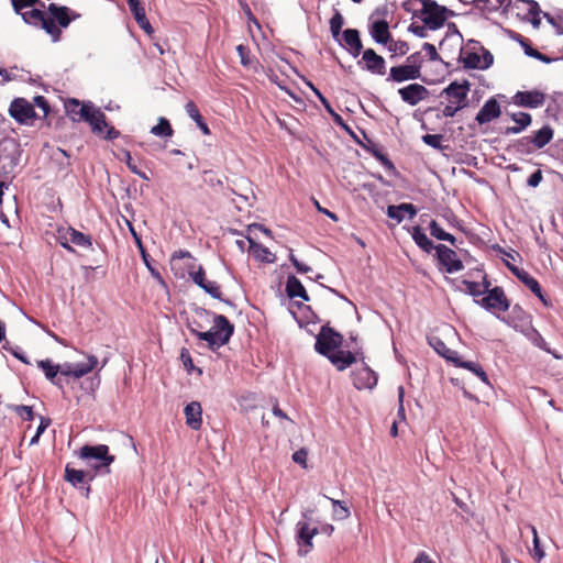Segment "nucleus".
<instances>
[{"instance_id":"nucleus-1","label":"nucleus","mask_w":563,"mask_h":563,"mask_svg":"<svg viewBox=\"0 0 563 563\" xmlns=\"http://www.w3.org/2000/svg\"><path fill=\"white\" fill-rule=\"evenodd\" d=\"M342 343L343 335L329 327V324L321 327L314 343V350L320 355L327 357L340 372L356 363L358 355L363 356L362 351L351 352L341 350Z\"/></svg>"},{"instance_id":"nucleus-2","label":"nucleus","mask_w":563,"mask_h":563,"mask_svg":"<svg viewBox=\"0 0 563 563\" xmlns=\"http://www.w3.org/2000/svg\"><path fill=\"white\" fill-rule=\"evenodd\" d=\"M43 8H34L29 11V18L35 23L34 26H40L48 35H51L53 42L60 41L62 30L66 29L71 21L78 19L80 15L71 11L66 5H59L56 3H49L47 5V13L42 10Z\"/></svg>"},{"instance_id":"nucleus-3","label":"nucleus","mask_w":563,"mask_h":563,"mask_svg":"<svg viewBox=\"0 0 563 563\" xmlns=\"http://www.w3.org/2000/svg\"><path fill=\"white\" fill-rule=\"evenodd\" d=\"M402 9L406 12H411L413 16L421 18L431 31L439 30L445 24L444 5L439 4L435 0H406L402 3Z\"/></svg>"},{"instance_id":"nucleus-4","label":"nucleus","mask_w":563,"mask_h":563,"mask_svg":"<svg viewBox=\"0 0 563 563\" xmlns=\"http://www.w3.org/2000/svg\"><path fill=\"white\" fill-rule=\"evenodd\" d=\"M78 456L91 467L96 475L109 474L110 465L115 460L114 455L109 453V446L106 444H85L79 449Z\"/></svg>"},{"instance_id":"nucleus-5","label":"nucleus","mask_w":563,"mask_h":563,"mask_svg":"<svg viewBox=\"0 0 563 563\" xmlns=\"http://www.w3.org/2000/svg\"><path fill=\"white\" fill-rule=\"evenodd\" d=\"M21 155L22 148L18 140L7 136L0 141L1 175L3 179L11 181L14 178Z\"/></svg>"},{"instance_id":"nucleus-6","label":"nucleus","mask_w":563,"mask_h":563,"mask_svg":"<svg viewBox=\"0 0 563 563\" xmlns=\"http://www.w3.org/2000/svg\"><path fill=\"white\" fill-rule=\"evenodd\" d=\"M313 514V509H305L301 512L302 520L296 523V542L300 556L307 555L313 549L312 539L319 533L318 527H310Z\"/></svg>"},{"instance_id":"nucleus-7","label":"nucleus","mask_w":563,"mask_h":563,"mask_svg":"<svg viewBox=\"0 0 563 563\" xmlns=\"http://www.w3.org/2000/svg\"><path fill=\"white\" fill-rule=\"evenodd\" d=\"M484 295L485 296L481 299H475V303L492 312L497 318H499V314L496 313L497 311L506 312L509 310L510 301L508 300L503 287L495 286Z\"/></svg>"},{"instance_id":"nucleus-8","label":"nucleus","mask_w":563,"mask_h":563,"mask_svg":"<svg viewBox=\"0 0 563 563\" xmlns=\"http://www.w3.org/2000/svg\"><path fill=\"white\" fill-rule=\"evenodd\" d=\"M357 361L362 362V366L351 373L353 386L358 390L373 389L378 382L377 373L362 360V355H358Z\"/></svg>"},{"instance_id":"nucleus-9","label":"nucleus","mask_w":563,"mask_h":563,"mask_svg":"<svg viewBox=\"0 0 563 563\" xmlns=\"http://www.w3.org/2000/svg\"><path fill=\"white\" fill-rule=\"evenodd\" d=\"M188 273L192 282L201 289H203L212 298L218 299L229 306H234V303L230 299H225L222 297L219 284H217L216 282L207 280L205 268L201 265L198 266L197 271H189Z\"/></svg>"},{"instance_id":"nucleus-10","label":"nucleus","mask_w":563,"mask_h":563,"mask_svg":"<svg viewBox=\"0 0 563 563\" xmlns=\"http://www.w3.org/2000/svg\"><path fill=\"white\" fill-rule=\"evenodd\" d=\"M9 114L19 124H30L36 118L34 104L25 98H14L9 107Z\"/></svg>"},{"instance_id":"nucleus-11","label":"nucleus","mask_w":563,"mask_h":563,"mask_svg":"<svg viewBox=\"0 0 563 563\" xmlns=\"http://www.w3.org/2000/svg\"><path fill=\"white\" fill-rule=\"evenodd\" d=\"M435 255L439 263L444 266L446 273L452 274L464 268L463 262L457 257L455 251L444 244L435 246Z\"/></svg>"},{"instance_id":"nucleus-12","label":"nucleus","mask_w":563,"mask_h":563,"mask_svg":"<svg viewBox=\"0 0 563 563\" xmlns=\"http://www.w3.org/2000/svg\"><path fill=\"white\" fill-rule=\"evenodd\" d=\"M547 100V95L541 90H525L517 91L512 97L514 104L528 108V109H537L544 104Z\"/></svg>"},{"instance_id":"nucleus-13","label":"nucleus","mask_w":563,"mask_h":563,"mask_svg":"<svg viewBox=\"0 0 563 563\" xmlns=\"http://www.w3.org/2000/svg\"><path fill=\"white\" fill-rule=\"evenodd\" d=\"M471 84L468 80L463 82L452 81L446 88L443 89L441 95H445L449 102L454 106H462L463 109L468 106L467 95Z\"/></svg>"},{"instance_id":"nucleus-14","label":"nucleus","mask_w":563,"mask_h":563,"mask_svg":"<svg viewBox=\"0 0 563 563\" xmlns=\"http://www.w3.org/2000/svg\"><path fill=\"white\" fill-rule=\"evenodd\" d=\"M357 65L372 74L385 75L386 74V62L383 56L378 55L373 48L363 51L362 59L357 62Z\"/></svg>"},{"instance_id":"nucleus-15","label":"nucleus","mask_w":563,"mask_h":563,"mask_svg":"<svg viewBox=\"0 0 563 563\" xmlns=\"http://www.w3.org/2000/svg\"><path fill=\"white\" fill-rule=\"evenodd\" d=\"M200 314H212L213 317V327L212 331L217 333V336H220L221 342L228 344L230 339L232 338L234 333V324L229 321V319L223 314H217L213 312H210L203 308L199 309Z\"/></svg>"},{"instance_id":"nucleus-16","label":"nucleus","mask_w":563,"mask_h":563,"mask_svg":"<svg viewBox=\"0 0 563 563\" xmlns=\"http://www.w3.org/2000/svg\"><path fill=\"white\" fill-rule=\"evenodd\" d=\"M96 474L86 473L81 470H76L66 465L65 467V479L70 483L74 487L85 490V496L88 497L90 493L89 483L95 478Z\"/></svg>"},{"instance_id":"nucleus-17","label":"nucleus","mask_w":563,"mask_h":563,"mask_svg":"<svg viewBox=\"0 0 563 563\" xmlns=\"http://www.w3.org/2000/svg\"><path fill=\"white\" fill-rule=\"evenodd\" d=\"M501 320L520 333L521 330L532 325V316L518 303L512 306L508 318H501Z\"/></svg>"},{"instance_id":"nucleus-18","label":"nucleus","mask_w":563,"mask_h":563,"mask_svg":"<svg viewBox=\"0 0 563 563\" xmlns=\"http://www.w3.org/2000/svg\"><path fill=\"white\" fill-rule=\"evenodd\" d=\"M398 93L401 100L409 106L418 104L420 101L426 100L430 95L429 90L424 86L416 82L398 89Z\"/></svg>"},{"instance_id":"nucleus-19","label":"nucleus","mask_w":563,"mask_h":563,"mask_svg":"<svg viewBox=\"0 0 563 563\" xmlns=\"http://www.w3.org/2000/svg\"><path fill=\"white\" fill-rule=\"evenodd\" d=\"M343 43L340 41L339 44L346 48V51L353 56L357 57L363 51V44L360 37V32L356 29H346L342 33Z\"/></svg>"},{"instance_id":"nucleus-20","label":"nucleus","mask_w":563,"mask_h":563,"mask_svg":"<svg viewBox=\"0 0 563 563\" xmlns=\"http://www.w3.org/2000/svg\"><path fill=\"white\" fill-rule=\"evenodd\" d=\"M518 279L528 287L531 292L539 298V300L542 302L544 307H552V300L543 294L542 288L539 284V282L532 277L527 271L523 273L518 274Z\"/></svg>"},{"instance_id":"nucleus-21","label":"nucleus","mask_w":563,"mask_h":563,"mask_svg":"<svg viewBox=\"0 0 563 563\" xmlns=\"http://www.w3.org/2000/svg\"><path fill=\"white\" fill-rule=\"evenodd\" d=\"M501 114L500 104L495 98H489L477 112L475 120L479 124L488 123Z\"/></svg>"},{"instance_id":"nucleus-22","label":"nucleus","mask_w":563,"mask_h":563,"mask_svg":"<svg viewBox=\"0 0 563 563\" xmlns=\"http://www.w3.org/2000/svg\"><path fill=\"white\" fill-rule=\"evenodd\" d=\"M419 78H421V71L418 70L416 67H410L409 65H400L390 68L389 77L387 80L404 82L407 80H416Z\"/></svg>"},{"instance_id":"nucleus-23","label":"nucleus","mask_w":563,"mask_h":563,"mask_svg":"<svg viewBox=\"0 0 563 563\" xmlns=\"http://www.w3.org/2000/svg\"><path fill=\"white\" fill-rule=\"evenodd\" d=\"M521 333L537 347L540 350L551 354L555 360H561L562 355L559 354L555 350L550 349L549 344L541 335V333L533 327H528L525 330H521Z\"/></svg>"},{"instance_id":"nucleus-24","label":"nucleus","mask_w":563,"mask_h":563,"mask_svg":"<svg viewBox=\"0 0 563 563\" xmlns=\"http://www.w3.org/2000/svg\"><path fill=\"white\" fill-rule=\"evenodd\" d=\"M80 111L84 117V121L91 125L93 133L100 134L103 129L108 128L109 124L107 122L106 114L100 109H95V107H92L91 112H87V110Z\"/></svg>"},{"instance_id":"nucleus-25","label":"nucleus","mask_w":563,"mask_h":563,"mask_svg":"<svg viewBox=\"0 0 563 563\" xmlns=\"http://www.w3.org/2000/svg\"><path fill=\"white\" fill-rule=\"evenodd\" d=\"M186 424L192 430H199L202 426V409L198 401L189 402L184 410Z\"/></svg>"},{"instance_id":"nucleus-26","label":"nucleus","mask_w":563,"mask_h":563,"mask_svg":"<svg viewBox=\"0 0 563 563\" xmlns=\"http://www.w3.org/2000/svg\"><path fill=\"white\" fill-rule=\"evenodd\" d=\"M369 34L377 44L387 45L391 41V34L386 20L373 22L369 26Z\"/></svg>"},{"instance_id":"nucleus-27","label":"nucleus","mask_w":563,"mask_h":563,"mask_svg":"<svg viewBox=\"0 0 563 563\" xmlns=\"http://www.w3.org/2000/svg\"><path fill=\"white\" fill-rule=\"evenodd\" d=\"M405 213H407L409 218L412 219L417 214V208L412 203L408 202H404L398 206L391 205L387 207L388 218L396 220L397 223L402 222Z\"/></svg>"},{"instance_id":"nucleus-28","label":"nucleus","mask_w":563,"mask_h":563,"mask_svg":"<svg viewBox=\"0 0 563 563\" xmlns=\"http://www.w3.org/2000/svg\"><path fill=\"white\" fill-rule=\"evenodd\" d=\"M37 366L44 372L47 380L57 386L59 389L64 388L62 378L57 377L59 373V365H55L51 360L46 358L38 361Z\"/></svg>"},{"instance_id":"nucleus-29","label":"nucleus","mask_w":563,"mask_h":563,"mask_svg":"<svg viewBox=\"0 0 563 563\" xmlns=\"http://www.w3.org/2000/svg\"><path fill=\"white\" fill-rule=\"evenodd\" d=\"M92 107L93 104L91 102L80 103L77 99H69L65 103L66 113L74 122L84 121V117L81 115L80 110H87V112H91Z\"/></svg>"},{"instance_id":"nucleus-30","label":"nucleus","mask_w":563,"mask_h":563,"mask_svg":"<svg viewBox=\"0 0 563 563\" xmlns=\"http://www.w3.org/2000/svg\"><path fill=\"white\" fill-rule=\"evenodd\" d=\"M286 294L290 299L301 298L305 301H309L310 299L303 285L295 275H289L287 277Z\"/></svg>"},{"instance_id":"nucleus-31","label":"nucleus","mask_w":563,"mask_h":563,"mask_svg":"<svg viewBox=\"0 0 563 563\" xmlns=\"http://www.w3.org/2000/svg\"><path fill=\"white\" fill-rule=\"evenodd\" d=\"M510 117L516 122V125L507 126L504 131V134H506V135L519 134L525 129H527L532 122V117L528 112L521 111V112L512 113Z\"/></svg>"},{"instance_id":"nucleus-32","label":"nucleus","mask_w":563,"mask_h":563,"mask_svg":"<svg viewBox=\"0 0 563 563\" xmlns=\"http://www.w3.org/2000/svg\"><path fill=\"white\" fill-rule=\"evenodd\" d=\"M429 343L440 356L451 362L453 365L456 364V362L460 358L459 353L448 347L446 344L440 338L432 336L429 340Z\"/></svg>"},{"instance_id":"nucleus-33","label":"nucleus","mask_w":563,"mask_h":563,"mask_svg":"<svg viewBox=\"0 0 563 563\" xmlns=\"http://www.w3.org/2000/svg\"><path fill=\"white\" fill-rule=\"evenodd\" d=\"M529 136L532 141V145L534 146V148L540 150L552 141L554 136V130L551 125L545 124L540 130L533 132V134Z\"/></svg>"},{"instance_id":"nucleus-34","label":"nucleus","mask_w":563,"mask_h":563,"mask_svg":"<svg viewBox=\"0 0 563 563\" xmlns=\"http://www.w3.org/2000/svg\"><path fill=\"white\" fill-rule=\"evenodd\" d=\"M479 49H473L467 46L461 47L460 49V60L463 63L465 68L468 69H477L481 67V56L478 55Z\"/></svg>"},{"instance_id":"nucleus-35","label":"nucleus","mask_w":563,"mask_h":563,"mask_svg":"<svg viewBox=\"0 0 563 563\" xmlns=\"http://www.w3.org/2000/svg\"><path fill=\"white\" fill-rule=\"evenodd\" d=\"M130 11L133 14L134 20L136 21L137 25L148 35H152L154 33V29L151 25L148 19L146 18L145 9L141 4V2H137L135 5L130 7Z\"/></svg>"},{"instance_id":"nucleus-36","label":"nucleus","mask_w":563,"mask_h":563,"mask_svg":"<svg viewBox=\"0 0 563 563\" xmlns=\"http://www.w3.org/2000/svg\"><path fill=\"white\" fill-rule=\"evenodd\" d=\"M185 110H186V113L188 114V117L196 122L197 126L200 129V131L205 135L211 134V131H210L208 124L203 120L202 115L199 112L197 104L192 100L187 101V103L185 104Z\"/></svg>"},{"instance_id":"nucleus-37","label":"nucleus","mask_w":563,"mask_h":563,"mask_svg":"<svg viewBox=\"0 0 563 563\" xmlns=\"http://www.w3.org/2000/svg\"><path fill=\"white\" fill-rule=\"evenodd\" d=\"M411 236L415 243L426 253H431L435 250L433 242L427 236L423 229L420 225H415L411 230Z\"/></svg>"},{"instance_id":"nucleus-38","label":"nucleus","mask_w":563,"mask_h":563,"mask_svg":"<svg viewBox=\"0 0 563 563\" xmlns=\"http://www.w3.org/2000/svg\"><path fill=\"white\" fill-rule=\"evenodd\" d=\"M456 367L465 368L474 373L483 383L490 385L488 376L486 372L483 369L482 365L477 362L472 361H462L460 357L456 364Z\"/></svg>"},{"instance_id":"nucleus-39","label":"nucleus","mask_w":563,"mask_h":563,"mask_svg":"<svg viewBox=\"0 0 563 563\" xmlns=\"http://www.w3.org/2000/svg\"><path fill=\"white\" fill-rule=\"evenodd\" d=\"M508 151H512L514 153L520 155H529L537 150L532 145V141L528 135L514 141V143L509 145Z\"/></svg>"},{"instance_id":"nucleus-40","label":"nucleus","mask_w":563,"mask_h":563,"mask_svg":"<svg viewBox=\"0 0 563 563\" xmlns=\"http://www.w3.org/2000/svg\"><path fill=\"white\" fill-rule=\"evenodd\" d=\"M52 161L56 164L59 172H70L71 162L70 155L67 151L57 147V150L52 155Z\"/></svg>"},{"instance_id":"nucleus-41","label":"nucleus","mask_w":563,"mask_h":563,"mask_svg":"<svg viewBox=\"0 0 563 563\" xmlns=\"http://www.w3.org/2000/svg\"><path fill=\"white\" fill-rule=\"evenodd\" d=\"M66 232L68 234L67 240H70L73 244L86 249H90L92 246V240L90 235L84 234L74 228L66 229Z\"/></svg>"},{"instance_id":"nucleus-42","label":"nucleus","mask_w":563,"mask_h":563,"mask_svg":"<svg viewBox=\"0 0 563 563\" xmlns=\"http://www.w3.org/2000/svg\"><path fill=\"white\" fill-rule=\"evenodd\" d=\"M190 331L199 340L206 341L208 343L209 349H211V350H216V349H219V347L225 345V343H220L221 342L220 336H217V333L213 332L212 330L201 332V331H197L195 329H190Z\"/></svg>"},{"instance_id":"nucleus-43","label":"nucleus","mask_w":563,"mask_h":563,"mask_svg":"<svg viewBox=\"0 0 563 563\" xmlns=\"http://www.w3.org/2000/svg\"><path fill=\"white\" fill-rule=\"evenodd\" d=\"M467 46L472 47L473 49H479L482 52L481 67H478L477 69H487L493 65V63H494L493 54L488 49H486L484 46H482L478 41L468 40Z\"/></svg>"},{"instance_id":"nucleus-44","label":"nucleus","mask_w":563,"mask_h":563,"mask_svg":"<svg viewBox=\"0 0 563 563\" xmlns=\"http://www.w3.org/2000/svg\"><path fill=\"white\" fill-rule=\"evenodd\" d=\"M98 365V358L95 355L88 356V363H74L73 377L80 378L90 373Z\"/></svg>"},{"instance_id":"nucleus-45","label":"nucleus","mask_w":563,"mask_h":563,"mask_svg":"<svg viewBox=\"0 0 563 563\" xmlns=\"http://www.w3.org/2000/svg\"><path fill=\"white\" fill-rule=\"evenodd\" d=\"M520 45L523 48L525 54L529 57H533V58H536L542 63H545V64H550L552 60H554L553 58H551V57L542 54L538 49L533 48L531 46L529 40L526 37H520Z\"/></svg>"},{"instance_id":"nucleus-46","label":"nucleus","mask_w":563,"mask_h":563,"mask_svg":"<svg viewBox=\"0 0 563 563\" xmlns=\"http://www.w3.org/2000/svg\"><path fill=\"white\" fill-rule=\"evenodd\" d=\"M151 133L161 137H172L174 130L170 122L166 118L161 117L157 124L151 129Z\"/></svg>"},{"instance_id":"nucleus-47","label":"nucleus","mask_w":563,"mask_h":563,"mask_svg":"<svg viewBox=\"0 0 563 563\" xmlns=\"http://www.w3.org/2000/svg\"><path fill=\"white\" fill-rule=\"evenodd\" d=\"M519 2L526 3L529 7L527 14L531 16V19H530L531 24L534 27H539V25L541 23V19H540L541 9L539 7V3L534 0H516L515 5H517V3H519Z\"/></svg>"},{"instance_id":"nucleus-48","label":"nucleus","mask_w":563,"mask_h":563,"mask_svg":"<svg viewBox=\"0 0 563 563\" xmlns=\"http://www.w3.org/2000/svg\"><path fill=\"white\" fill-rule=\"evenodd\" d=\"M325 498H328L332 506H333V518L336 520H344L347 519L351 516V512L346 506H344V503L338 499L330 498L325 495H323Z\"/></svg>"},{"instance_id":"nucleus-49","label":"nucleus","mask_w":563,"mask_h":563,"mask_svg":"<svg viewBox=\"0 0 563 563\" xmlns=\"http://www.w3.org/2000/svg\"><path fill=\"white\" fill-rule=\"evenodd\" d=\"M344 24V19L339 11H335L333 16L330 19V31L333 38L340 42L341 30Z\"/></svg>"},{"instance_id":"nucleus-50","label":"nucleus","mask_w":563,"mask_h":563,"mask_svg":"<svg viewBox=\"0 0 563 563\" xmlns=\"http://www.w3.org/2000/svg\"><path fill=\"white\" fill-rule=\"evenodd\" d=\"M180 361L186 368V371L190 374L192 372H197L198 375L202 374V369L200 367H196L192 362V357L188 349L183 347L180 351Z\"/></svg>"},{"instance_id":"nucleus-51","label":"nucleus","mask_w":563,"mask_h":563,"mask_svg":"<svg viewBox=\"0 0 563 563\" xmlns=\"http://www.w3.org/2000/svg\"><path fill=\"white\" fill-rule=\"evenodd\" d=\"M529 527H530L531 532L533 534V550L531 552V555H532V558L537 562H540L544 558L545 553H544V551L542 549V545H541L540 539L538 537V531H537L536 527L532 526V525H530Z\"/></svg>"},{"instance_id":"nucleus-52","label":"nucleus","mask_w":563,"mask_h":563,"mask_svg":"<svg viewBox=\"0 0 563 563\" xmlns=\"http://www.w3.org/2000/svg\"><path fill=\"white\" fill-rule=\"evenodd\" d=\"M141 254V257L143 260V263L145 264L146 268L150 271L151 275L161 284H165L164 279H163V276L161 275V273L158 272V269H156L153 264H152V258L150 256V254L147 253L146 249L145 250H142L140 252Z\"/></svg>"},{"instance_id":"nucleus-53","label":"nucleus","mask_w":563,"mask_h":563,"mask_svg":"<svg viewBox=\"0 0 563 563\" xmlns=\"http://www.w3.org/2000/svg\"><path fill=\"white\" fill-rule=\"evenodd\" d=\"M373 156L391 174V175H398V170L396 169L394 163L389 159L387 154L383 152V148L380 151H373Z\"/></svg>"},{"instance_id":"nucleus-54","label":"nucleus","mask_w":563,"mask_h":563,"mask_svg":"<svg viewBox=\"0 0 563 563\" xmlns=\"http://www.w3.org/2000/svg\"><path fill=\"white\" fill-rule=\"evenodd\" d=\"M462 285L466 287L465 292L472 296L475 299H481L479 297L485 294V290H482L481 284L478 282H472L467 279H462Z\"/></svg>"},{"instance_id":"nucleus-55","label":"nucleus","mask_w":563,"mask_h":563,"mask_svg":"<svg viewBox=\"0 0 563 563\" xmlns=\"http://www.w3.org/2000/svg\"><path fill=\"white\" fill-rule=\"evenodd\" d=\"M15 13H21L24 8L40 7L45 8V3L41 0H11Z\"/></svg>"},{"instance_id":"nucleus-56","label":"nucleus","mask_w":563,"mask_h":563,"mask_svg":"<svg viewBox=\"0 0 563 563\" xmlns=\"http://www.w3.org/2000/svg\"><path fill=\"white\" fill-rule=\"evenodd\" d=\"M387 47L389 52H393L400 56H404L409 52V44L406 41L401 40L394 41L391 38V41L388 42Z\"/></svg>"},{"instance_id":"nucleus-57","label":"nucleus","mask_w":563,"mask_h":563,"mask_svg":"<svg viewBox=\"0 0 563 563\" xmlns=\"http://www.w3.org/2000/svg\"><path fill=\"white\" fill-rule=\"evenodd\" d=\"M247 240H249L250 246L252 249H256L260 252V255L262 256L263 261H265L267 263H273L275 261V255L272 254L266 246H264V245H262L260 243H256L251 238H247Z\"/></svg>"},{"instance_id":"nucleus-58","label":"nucleus","mask_w":563,"mask_h":563,"mask_svg":"<svg viewBox=\"0 0 563 563\" xmlns=\"http://www.w3.org/2000/svg\"><path fill=\"white\" fill-rule=\"evenodd\" d=\"M442 140H443V135L442 134H424L422 136V141L424 144L435 148V150H442L443 146H442Z\"/></svg>"},{"instance_id":"nucleus-59","label":"nucleus","mask_w":563,"mask_h":563,"mask_svg":"<svg viewBox=\"0 0 563 563\" xmlns=\"http://www.w3.org/2000/svg\"><path fill=\"white\" fill-rule=\"evenodd\" d=\"M203 181L212 188H223V181L212 170L203 172Z\"/></svg>"},{"instance_id":"nucleus-60","label":"nucleus","mask_w":563,"mask_h":563,"mask_svg":"<svg viewBox=\"0 0 563 563\" xmlns=\"http://www.w3.org/2000/svg\"><path fill=\"white\" fill-rule=\"evenodd\" d=\"M543 18L547 20L549 24H551L558 34L563 35V24H562V18L553 16L552 14L544 12Z\"/></svg>"},{"instance_id":"nucleus-61","label":"nucleus","mask_w":563,"mask_h":563,"mask_svg":"<svg viewBox=\"0 0 563 563\" xmlns=\"http://www.w3.org/2000/svg\"><path fill=\"white\" fill-rule=\"evenodd\" d=\"M289 261L291 262L296 271L300 274H306L312 271L310 266L298 261V258L294 255L292 250H290L289 252Z\"/></svg>"},{"instance_id":"nucleus-62","label":"nucleus","mask_w":563,"mask_h":563,"mask_svg":"<svg viewBox=\"0 0 563 563\" xmlns=\"http://www.w3.org/2000/svg\"><path fill=\"white\" fill-rule=\"evenodd\" d=\"M16 413L25 421H31L34 419V412L32 407L20 405L15 408Z\"/></svg>"},{"instance_id":"nucleus-63","label":"nucleus","mask_w":563,"mask_h":563,"mask_svg":"<svg viewBox=\"0 0 563 563\" xmlns=\"http://www.w3.org/2000/svg\"><path fill=\"white\" fill-rule=\"evenodd\" d=\"M407 64L410 67H416L418 70L421 71V66L423 63V57L420 52H415L411 55H409L406 59Z\"/></svg>"},{"instance_id":"nucleus-64","label":"nucleus","mask_w":563,"mask_h":563,"mask_svg":"<svg viewBox=\"0 0 563 563\" xmlns=\"http://www.w3.org/2000/svg\"><path fill=\"white\" fill-rule=\"evenodd\" d=\"M429 229L430 234L440 241L444 240V236H446L448 232H445L435 220L430 222Z\"/></svg>"}]
</instances>
